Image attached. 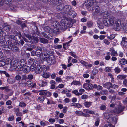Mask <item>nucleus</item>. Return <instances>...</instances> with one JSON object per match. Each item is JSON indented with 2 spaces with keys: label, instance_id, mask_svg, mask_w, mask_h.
Instances as JSON below:
<instances>
[{
  "label": "nucleus",
  "instance_id": "f257e3e1",
  "mask_svg": "<svg viewBox=\"0 0 127 127\" xmlns=\"http://www.w3.org/2000/svg\"><path fill=\"white\" fill-rule=\"evenodd\" d=\"M9 40L6 42L7 45H5L4 42H2L1 46L3 50H9L11 49L14 52H16L19 51V48L17 46L15 45L11 41H13L14 43L15 42L16 38L13 35H7Z\"/></svg>",
  "mask_w": 127,
  "mask_h": 127
},
{
  "label": "nucleus",
  "instance_id": "f03ea898",
  "mask_svg": "<svg viewBox=\"0 0 127 127\" xmlns=\"http://www.w3.org/2000/svg\"><path fill=\"white\" fill-rule=\"evenodd\" d=\"M68 21L66 19H62L61 20L60 24L57 23L56 27L53 29V31L57 33L59 32L60 30H65L67 28Z\"/></svg>",
  "mask_w": 127,
  "mask_h": 127
},
{
  "label": "nucleus",
  "instance_id": "7ed1b4c3",
  "mask_svg": "<svg viewBox=\"0 0 127 127\" xmlns=\"http://www.w3.org/2000/svg\"><path fill=\"white\" fill-rule=\"evenodd\" d=\"M103 24L106 26H112L113 23V17H110L108 19V18H105L102 20Z\"/></svg>",
  "mask_w": 127,
  "mask_h": 127
},
{
  "label": "nucleus",
  "instance_id": "20e7f679",
  "mask_svg": "<svg viewBox=\"0 0 127 127\" xmlns=\"http://www.w3.org/2000/svg\"><path fill=\"white\" fill-rule=\"evenodd\" d=\"M113 28L115 30H119L120 28L121 25V22L120 20L118 19H116L115 21V19L113 17Z\"/></svg>",
  "mask_w": 127,
  "mask_h": 127
},
{
  "label": "nucleus",
  "instance_id": "39448f33",
  "mask_svg": "<svg viewBox=\"0 0 127 127\" xmlns=\"http://www.w3.org/2000/svg\"><path fill=\"white\" fill-rule=\"evenodd\" d=\"M97 2L95 1V2H94L93 4V7L92 10V11L93 12H94L95 14H98L100 11V8L98 6H96Z\"/></svg>",
  "mask_w": 127,
  "mask_h": 127
},
{
  "label": "nucleus",
  "instance_id": "423d86ee",
  "mask_svg": "<svg viewBox=\"0 0 127 127\" xmlns=\"http://www.w3.org/2000/svg\"><path fill=\"white\" fill-rule=\"evenodd\" d=\"M46 68V67L45 66H43L40 64L37 65V67H36V69L35 70V72L37 74L40 73L42 71L43 69Z\"/></svg>",
  "mask_w": 127,
  "mask_h": 127
},
{
  "label": "nucleus",
  "instance_id": "0eeeda50",
  "mask_svg": "<svg viewBox=\"0 0 127 127\" xmlns=\"http://www.w3.org/2000/svg\"><path fill=\"white\" fill-rule=\"evenodd\" d=\"M125 107V106L119 105L118 107L115 108L114 109V112L116 113H120L123 111Z\"/></svg>",
  "mask_w": 127,
  "mask_h": 127
},
{
  "label": "nucleus",
  "instance_id": "6e6552de",
  "mask_svg": "<svg viewBox=\"0 0 127 127\" xmlns=\"http://www.w3.org/2000/svg\"><path fill=\"white\" fill-rule=\"evenodd\" d=\"M106 118L107 119V122H111L114 124H116L117 120V118L116 117H111L109 116L108 118Z\"/></svg>",
  "mask_w": 127,
  "mask_h": 127
},
{
  "label": "nucleus",
  "instance_id": "1a4fd4ad",
  "mask_svg": "<svg viewBox=\"0 0 127 127\" xmlns=\"http://www.w3.org/2000/svg\"><path fill=\"white\" fill-rule=\"evenodd\" d=\"M42 34L45 38L48 39H52L53 37L52 34L46 32H43L42 33Z\"/></svg>",
  "mask_w": 127,
  "mask_h": 127
},
{
  "label": "nucleus",
  "instance_id": "9d476101",
  "mask_svg": "<svg viewBox=\"0 0 127 127\" xmlns=\"http://www.w3.org/2000/svg\"><path fill=\"white\" fill-rule=\"evenodd\" d=\"M94 2H93L90 0L86 1L84 3L85 5L89 11L91 10V7L92 5H93Z\"/></svg>",
  "mask_w": 127,
  "mask_h": 127
},
{
  "label": "nucleus",
  "instance_id": "9b49d317",
  "mask_svg": "<svg viewBox=\"0 0 127 127\" xmlns=\"http://www.w3.org/2000/svg\"><path fill=\"white\" fill-rule=\"evenodd\" d=\"M12 0H0V6H2L3 3L7 4H10Z\"/></svg>",
  "mask_w": 127,
  "mask_h": 127
},
{
  "label": "nucleus",
  "instance_id": "f8f14e48",
  "mask_svg": "<svg viewBox=\"0 0 127 127\" xmlns=\"http://www.w3.org/2000/svg\"><path fill=\"white\" fill-rule=\"evenodd\" d=\"M62 0H54L51 1L50 3L51 4L56 5L58 4L62 3Z\"/></svg>",
  "mask_w": 127,
  "mask_h": 127
},
{
  "label": "nucleus",
  "instance_id": "ddd939ff",
  "mask_svg": "<svg viewBox=\"0 0 127 127\" xmlns=\"http://www.w3.org/2000/svg\"><path fill=\"white\" fill-rule=\"evenodd\" d=\"M19 61L17 60H12L11 63V66L13 67L16 66L19 64Z\"/></svg>",
  "mask_w": 127,
  "mask_h": 127
},
{
  "label": "nucleus",
  "instance_id": "4468645a",
  "mask_svg": "<svg viewBox=\"0 0 127 127\" xmlns=\"http://www.w3.org/2000/svg\"><path fill=\"white\" fill-rule=\"evenodd\" d=\"M27 62L25 59H22L19 62V64L24 67L26 65Z\"/></svg>",
  "mask_w": 127,
  "mask_h": 127
},
{
  "label": "nucleus",
  "instance_id": "2eb2a0df",
  "mask_svg": "<svg viewBox=\"0 0 127 127\" xmlns=\"http://www.w3.org/2000/svg\"><path fill=\"white\" fill-rule=\"evenodd\" d=\"M112 85V84L111 83L107 82L105 84H103V86L107 89H109L111 88Z\"/></svg>",
  "mask_w": 127,
  "mask_h": 127
},
{
  "label": "nucleus",
  "instance_id": "dca6fc26",
  "mask_svg": "<svg viewBox=\"0 0 127 127\" xmlns=\"http://www.w3.org/2000/svg\"><path fill=\"white\" fill-rule=\"evenodd\" d=\"M3 27L4 29L6 31H9L10 29V26L8 24L4 23L3 25Z\"/></svg>",
  "mask_w": 127,
  "mask_h": 127
},
{
  "label": "nucleus",
  "instance_id": "f3484780",
  "mask_svg": "<svg viewBox=\"0 0 127 127\" xmlns=\"http://www.w3.org/2000/svg\"><path fill=\"white\" fill-rule=\"evenodd\" d=\"M75 113L76 114L79 116H82L85 117L89 116V115L88 116L86 114L83 113L82 112L80 111H76L75 112Z\"/></svg>",
  "mask_w": 127,
  "mask_h": 127
},
{
  "label": "nucleus",
  "instance_id": "a211bd4d",
  "mask_svg": "<svg viewBox=\"0 0 127 127\" xmlns=\"http://www.w3.org/2000/svg\"><path fill=\"white\" fill-rule=\"evenodd\" d=\"M19 65V64L16 66V68H14V70H16L18 71H20L22 70L24 67L21 65Z\"/></svg>",
  "mask_w": 127,
  "mask_h": 127
},
{
  "label": "nucleus",
  "instance_id": "6ab92c4d",
  "mask_svg": "<svg viewBox=\"0 0 127 127\" xmlns=\"http://www.w3.org/2000/svg\"><path fill=\"white\" fill-rule=\"evenodd\" d=\"M48 64H54L55 63V60L52 58H49L47 60Z\"/></svg>",
  "mask_w": 127,
  "mask_h": 127
},
{
  "label": "nucleus",
  "instance_id": "aec40b11",
  "mask_svg": "<svg viewBox=\"0 0 127 127\" xmlns=\"http://www.w3.org/2000/svg\"><path fill=\"white\" fill-rule=\"evenodd\" d=\"M110 51L111 52V55L112 56H117L118 54L117 52L115 51L113 48L110 49Z\"/></svg>",
  "mask_w": 127,
  "mask_h": 127
},
{
  "label": "nucleus",
  "instance_id": "412c9836",
  "mask_svg": "<svg viewBox=\"0 0 127 127\" xmlns=\"http://www.w3.org/2000/svg\"><path fill=\"white\" fill-rule=\"evenodd\" d=\"M18 84L19 87L20 89L21 88H25V87L26 86L25 82H22L20 81H19Z\"/></svg>",
  "mask_w": 127,
  "mask_h": 127
},
{
  "label": "nucleus",
  "instance_id": "4be33fe9",
  "mask_svg": "<svg viewBox=\"0 0 127 127\" xmlns=\"http://www.w3.org/2000/svg\"><path fill=\"white\" fill-rule=\"evenodd\" d=\"M9 84H13L15 82V80L14 79L12 78L9 77L8 78L7 80Z\"/></svg>",
  "mask_w": 127,
  "mask_h": 127
},
{
  "label": "nucleus",
  "instance_id": "5701e85b",
  "mask_svg": "<svg viewBox=\"0 0 127 127\" xmlns=\"http://www.w3.org/2000/svg\"><path fill=\"white\" fill-rule=\"evenodd\" d=\"M48 82L47 80H44L41 81V84H40V86L43 87L46 85H47Z\"/></svg>",
  "mask_w": 127,
  "mask_h": 127
},
{
  "label": "nucleus",
  "instance_id": "b1692460",
  "mask_svg": "<svg viewBox=\"0 0 127 127\" xmlns=\"http://www.w3.org/2000/svg\"><path fill=\"white\" fill-rule=\"evenodd\" d=\"M39 39L40 42L42 43L45 44L48 43V40L44 38H39Z\"/></svg>",
  "mask_w": 127,
  "mask_h": 127
},
{
  "label": "nucleus",
  "instance_id": "393cba45",
  "mask_svg": "<svg viewBox=\"0 0 127 127\" xmlns=\"http://www.w3.org/2000/svg\"><path fill=\"white\" fill-rule=\"evenodd\" d=\"M51 75V74L49 73H46L44 72L42 75V76L45 78H49Z\"/></svg>",
  "mask_w": 127,
  "mask_h": 127
},
{
  "label": "nucleus",
  "instance_id": "a878e982",
  "mask_svg": "<svg viewBox=\"0 0 127 127\" xmlns=\"http://www.w3.org/2000/svg\"><path fill=\"white\" fill-rule=\"evenodd\" d=\"M63 4L62 3L60 4L57 7V9L58 11H61L63 8Z\"/></svg>",
  "mask_w": 127,
  "mask_h": 127
},
{
  "label": "nucleus",
  "instance_id": "bb28decb",
  "mask_svg": "<svg viewBox=\"0 0 127 127\" xmlns=\"http://www.w3.org/2000/svg\"><path fill=\"white\" fill-rule=\"evenodd\" d=\"M35 60L33 59H29L28 61V64L30 65L34 64Z\"/></svg>",
  "mask_w": 127,
  "mask_h": 127
},
{
  "label": "nucleus",
  "instance_id": "cd10ccee",
  "mask_svg": "<svg viewBox=\"0 0 127 127\" xmlns=\"http://www.w3.org/2000/svg\"><path fill=\"white\" fill-rule=\"evenodd\" d=\"M127 77V76L126 75H119L117 76V78L119 80L120 79L123 80L125 79Z\"/></svg>",
  "mask_w": 127,
  "mask_h": 127
},
{
  "label": "nucleus",
  "instance_id": "c85d7f7f",
  "mask_svg": "<svg viewBox=\"0 0 127 127\" xmlns=\"http://www.w3.org/2000/svg\"><path fill=\"white\" fill-rule=\"evenodd\" d=\"M30 67V70L31 71H33L36 70V65L34 64L31 65Z\"/></svg>",
  "mask_w": 127,
  "mask_h": 127
},
{
  "label": "nucleus",
  "instance_id": "c756f323",
  "mask_svg": "<svg viewBox=\"0 0 127 127\" xmlns=\"http://www.w3.org/2000/svg\"><path fill=\"white\" fill-rule=\"evenodd\" d=\"M38 49L39 50H37L36 51V55L37 56L39 57L42 53L41 51V50H42V49L40 48H39Z\"/></svg>",
  "mask_w": 127,
  "mask_h": 127
},
{
  "label": "nucleus",
  "instance_id": "7c9ffc66",
  "mask_svg": "<svg viewBox=\"0 0 127 127\" xmlns=\"http://www.w3.org/2000/svg\"><path fill=\"white\" fill-rule=\"evenodd\" d=\"M121 44L122 46L125 48H127V42L126 41H121Z\"/></svg>",
  "mask_w": 127,
  "mask_h": 127
},
{
  "label": "nucleus",
  "instance_id": "2f4dec72",
  "mask_svg": "<svg viewBox=\"0 0 127 127\" xmlns=\"http://www.w3.org/2000/svg\"><path fill=\"white\" fill-rule=\"evenodd\" d=\"M12 62V60L9 58L6 59V61H5V64H6V67H7V66L9 64L11 65V63Z\"/></svg>",
  "mask_w": 127,
  "mask_h": 127
},
{
  "label": "nucleus",
  "instance_id": "473e14b6",
  "mask_svg": "<svg viewBox=\"0 0 127 127\" xmlns=\"http://www.w3.org/2000/svg\"><path fill=\"white\" fill-rule=\"evenodd\" d=\"M5 62V60L2 59L0 61V66H5L6 67V64Z\"/></svg>",
  "mask_w": 127,
  "mask_h": 127
},
{
  "label": "nucleus",
  "instance_id": "72a5a7b5",
  "mask_svg": "<svg viewBox=\"0 0 127 127\" xmlns=\"http://www.w3.org/2000/svg\"><path fill=\"white\" fill-rule=\"evenodd\" d=\"M38 39L37 37L35 36H33L32 40L31 41H30V43H33V41H35L36 42H37L38 41Z\"/></svg>",
  "mask_w": 127,
  "mask_h": 127
},
{
  "label": "nucleus",
  "instance_id": "f704fd0d",
  "mask_svg": "<svg viewBox=\"0 0 127 127\" xmlns=\"http://www.w3.org/2000/svg\"><path fill=\"white\" fill-rule=\"evenodd\" d=\"M26 86L27 85L28 87H32L33 84V82L31 81H28L26 82H25Z\"/></svg>",
  "mask_w": 127,
  "mask_h": 127
},
{
  "label": "nucleus",
  "instance_id": "c9c22d12",
  "mask_svg": "<svg viewBox=\"0 0 127 127\" xmlns=\"http://www.w3.org/2000/svg\"><path fill=\"white\" fill-rule=\"evenodd\" d=\"M72 92L73 93L75 94L77 96L81 95L82 94V93H80L79 92H78V91L76 90H75L73 91Z\"/></svg>",
  "mask_w": 127,
  "mask_h": 127
},
{
  "label": "nucleus",
  "instance_id": "e433bc0d",
  "mask_svg": "<svg viewBox=\"0 0 127 127\" xmlns=\"http://www.w3.org/2000/svg\"><path fill=\"white\" fill-rule=\"evenodd\" d=\"M45 98L43 96H41L39 97L38 99V101L40 103H42L44 100Z\"/></svg>",
  "mask_w": 127,
  "mask_h": 127
},
{
  "label": "nucleus",
  "instance_id": "4c0bfd02",
  "mask_svg": "<svg viewBox=\"0 0 127 127\" xmlns=\"http://www.w3.org/2000/svg\"><path fill=\"white\" fill-rule=\"evenodd\" d=\"M92 102H86L84 103V105L87 107H89L91 105Z\"/></svg>",
  "mask_w": 127,
  "mask_h": 127
},
{
  "label": "nucleus",
  "instance_id": "58836bf2",
  "mask_svg": "<svg viewBox=\"0 0 127 127\" xmlns=\"http://www.w3.org/2000/svg\"><path fill=\"white\" fill-rule=\"evenodd\" d=\"M71 106H74L77 107H81L82 105L81 104L79 103H72L71 104Z\"/></svg>",
  "mask_w": 127,
  "mask_h": 127
},
{
  "label": "nucleus",
  "instance_id": "ea45409f",
  "mask_svg": "<svg viewBox=\"0 0 127 127\" xmlns=\"http://www.w3.org/2000/svg\"><path fill=\"white\" fill-rule=\"evenodd\" d=\"M126 59L124 58H123L120 60L119 63L122 65H125Z\"/></svg>",
  "mask_w": 127,
  "mask_h": 127
},
{
  "label": "nucleus",
  "instance_id": "a19ab883",
  "mask_svg": "<svg viewBox=\"0 0 127 127\" xmlns=\"http://www.w3.org/2000/svg\"><path fill=\"white\" fill-rule=\"evenodd\" d=\"M24 68V71L25 72H28L30 70V67L28 66H26V65L23 67Z\"/></svg>",
  "mask_w": 127,
  "mask_h": 127
},
{
  "label": "nucleus",
  "instance_id": "79ce46f5",
  "mask_svg": "<svg viewBox=\"0 0 127 127\" xmlns=\"http://www.w3.org/2000/svg\"><path fill=\"white\" fill-rule=\"evenodd\" d=\"M47 91L45 90H42L39 93V95H40L45 96Z\"/></svg>",
  "mask_w": 127,
  "mask_h": 127
},
{
  "label": "nucleus",
  "instance_id": "37998d69",
  "mask_svg": "<svg viewBox=\"0 0 127 127\" xmlns=\"http://www.w3.org/2000/svg\"><path fill=\"white\" fill-rule=\"evenodd\" d=\"M71 85H80V82L78 81H73L71 83Z\"/></svg>",
  "mask_w": 127,
  "mask_h": 127
},
{
  "label": "nucleus",
  "instance_id": "c03bdc74",
  "mask_svg": "<svg viewBox=\"0 0 127 127\" xmlns=\"http://www.w3.org/2000/svg\"><path fill=\"white\" fill-rule=\"evenodd\" d=\"M114 70L116 73L118 74L120 73L121 71V70L120 68L117 67L115 68Z\"/></svg>",
  "mask_w": 127,
  "mask_h": 127
},
{
  "label": "nucleus",
  "instance_id": "a18cd8bd",
  "mask_svg": "<svg viewBox=\"0 0 127 127\" xmlns=\"http://www.w3.org/2000/svg\"><path fill=\"white\" fill-rule=\"evenodd\" d=\"M26 105V104L23 101L20 102L19 105V106L22 107H25Z\"/></svg>",
  "mask_w": 127,
  "mask_h": 127
},
{
  "label": "nucleus",
  "instance_id": "49530a36",
  "mask_svg": "<svg viewBox=\"0 0 127 127\" xmlns=\"http://www.w3.org/2000/svg\"><path fill=\"white\" fill-rule=\"evenodd\" d=\"M8 86L4 87H1V89L2 90L5 89L6 92H8L10 90L8 88Z\"/></svg>",
  "mask_w": 127,
  "mask_h": 127
},
{
  "label": "nucleus",
  "instance_id": "de8ad7c7",
  "mask_svg": "<svg viewBox=\"0 0 127 127\" xmlns=\"http://www.w3.org/2000/svg\"><path fill=\"white\" fill-rule=\"evenodd\" d=\"M93 23L91 21H89L87 22V25L88 27H91L92 26Z\"/></svg>",
  "mask_w": 127,
  "mask_h": 127
},
{
  "label": "nucleus",
  "instance_id": "09e8293b",
  "mask_svg": "<svg viewBox=\"0 0 127 127\" xmlns=\"http://www.w3.org/2000/svg\"><path fill=\"white\" fill-rule=\"evenodd\" d=\"M48 124V122L46 121L43 122V121H41L40 122V124L41 125L43 126L47 125V124Z\"/></svg>",
  "mask_w": 127,
  "mask_h": 127
},
{
  "label": "nucleus",
  "instance_id": "8fccbe9b",
  "mask_svg": "<svg viewBox=\"0 0 127 127\" xmlns=\"http://www.w3.org/2000/svg\"><path fill=\"white\" fill-rule=\"evenodd\" d=\"M47 100V104H53V102L51 99H49L47 98H46Z\"/></svg>",
  "mask_w": 127,
  "mask_h": 127
},
{
  "label": "nucleus",
  "instance_id": "3c124183",
  "mask_svg": "<svg viewBox=\"0 0 127 127\" xmlns=\"http://www.w3.org/2000/svg\"><path fill=\"white\" fill-rule=\"evenodd\" d=\"M62 47V45H61L56 44L54 46V47L56 49H59Z\"/></svg>",
  "mask_w": 127,
  "mask_h": 127
},
{
  "label": "nucleus",
  "instance_id": "603ef678",
  "mask_svg": "<svg viewBox=\"0 0 127 127\" xmlns=\"http://www.w3.org/2000/svg\"><path fill=\"white\" fill-rule=\"evenodd\" d=\"M103 127H115L112 124H106Z\"/></svg>",
  "mask_w": 127,
  "mask_h": 127
},
{
  "label": "nucleus",
  "instance_id": "864d4df0",
  "mask_svg": "<svg viewBox=\"0 0 127 127\" xmlns=\"http://www.w3.org/2000/svg\"><path fill=\"white\" fill-rule=\"evenodd\" d=\"M15 79L18 81H20L21 79V77L19 75H16L15 77Z\"/></svg>",
  "mask_w": 127,
  "mask_h": 127
},
{
  "label": "nucleus",
  "instance_id": "5fc2aeb1",
  "mask_svg": "<svg viewBox=\"0 0 127 127\" xmlns=\"http://www.w3.org/2000/svg\"><path fill=\"white\" fill-rule=\"evenodd\" d=\"M70 54L75 58H77V56L76 55L75 53L73 52H70Z\"/></svg>",
  "mask_w": 127,
  "mask_h": 127
},
{
  "label": "nucleus",
  "instance_id": "6e6d98bb",
  "mask_svg": "<svg viewBox=\"0 0 127 127\" xmlns=\"http://www.w3.org/2000/svg\"><path fill=\"white\" fill-rule=\"evenodd\" d=\"M111 70V67H107L105 68L104 71L106 72H109Z\"/></svg>",
  "mask_w": 127,
  "mask_h": 127
},
{
  "label": "nucleus",
  "instance_id": "4d7b16f0",
  "mask_svg": "<svg viewBox=\"0 0 127 127\" xmlns=\"http://www.w3.org/2000/svg\"><path fill=\"white\" fill-rule=\"evenodd\" d=\"M22 77L21 81L23 80H26L27 78V77L26 74L22 75Z\"/></svg>",
  "mask_w": 127,
  "mask_h": 127
},
{
  "label": "nucleus",
  "instance_id": "13d9d810",
  "mask_svg": "<svg viewBox=\"0 0 127 127\" xmlns=\"http://www.w3.org/2000/svg\"><path fill=\"white\" fill-rule=\"evenodd\" d=\"M115 37V36L114 34H112L111 35L107 37L109 39L111 40H112L114 39Z\"/></svg>",
  "mask_w": 127,
  "mask_h": 127
},
{
  "label": "nucleus",
  "instance_id": "bf43d9fd",
  "mask_svg": "<svg viewBox=\"0 0 127 127\" xmlns=\"http://www.w3.org/2000/svg\"><path fill=\"white\" fill-rule=\"evenodd\" d=\"M96 121L95 122V125L96 126H98L99 124V118H97L96 119Z\"/></svg>",
  "mask_w": 127,
  "mask_h": 127
},
{
  "label": "nucleus",
  "instance_id": "052dcab7",
  "mask_svg": "<svg viewBox=\"0 0 127 127\" xmlns=\"http://www.w3.org/2000/svg\"><path fill=\"white\" fill-rule=\"evenodd\" d=\"M88 87L90 89H93V85L91 83L88 84Z\"/></svg>",
  "mask_w": 127,
  "mask_h": 127
},
{
  "label": "nucleus",
  "instance_id": "680f3d73",
  "mask_svg": "<svg viewBox=\"0 0 127 127\" xmlns=\"http://www.w3.org/2000/svg\"><path fill=\"white\" fill-rule=\"evenodd\" d=\"M88 98V95H83L81 96V98L82 99H85Z\"/></svg>",
  "mask_w": 127,
  "mask_h": 127
},
{
  "label": "nucleus",
  "instance_id": "e2e57ef3",
  "mask_svg": "<svg viewBox=\"0 0 127 127\" xmlns=\"http://www.w3.org/2000/svg\"><path fill=\"white\" fill-rule=\"evenodd\" d=\"M100 109L101 110H104L106 109V106L102 104L100 107Z\"/></svg>",
  "mask_w": 127,
  "mask_h": 127
},
{
  "label": "nucleus",
  "instance_id": "0e129e2a",
  "mask_svg": "<svg viewBox=\"0 0 127 127\" xmlns=\"http://www.w3.org/2000/svg\"><path fill=\"white\" fill-rule=\"evenodd\" d=\"M12 104V102L11 100L7 101L6 102V104L7 105H11Z\"/></svg>",
  "mask_w": 127,
  "mask_h": 127
},
{
  "label": "nucleus",
  "instance_id": "69168bd1",
  "mask_svg": "<svg viewBox=\"0 0 127 127\" xmlns=\"http://www.w3.org/2000/svg\"><path fill=\"white\" fill-rule=\"evenodd\" d=\"M51 95V93L49 91H46L45 96L47 97H50Z\"/></svg>",
  "mask_w": 127,
  "mask_h": 127
},
{
  "label": "nucleus",
  "instance_id": "338daca9",
  "mask_svg": "<svg viewBox=\"0 0 127 127\" xmlns=\"http://www.w3.org/2000/svg\"><path fill=\"white\" fill-rule=\"evenodd\" d=\"M27 79L30 80H32L33 79V76L32 74H29L28 75L27 77Z\"/></svg>",
  "mask_w": 127,
  "mask_h": 127
},
{
  "label": "nucleus",
  "instance_id": "774afa93",
  "mask_svg": "<svg viewBox=\"0 0 127 127\" xmlns=\"http://www.w3.org/2000/svg\"><path fill=\"white\" fill-rule=\"evenodd\" d=\"M123 84L125 86L127 87V80L124 79L123 81Z\"/></svg>",
  "mask_w": 127,
  "mask_h": 127
}]
</instances>
